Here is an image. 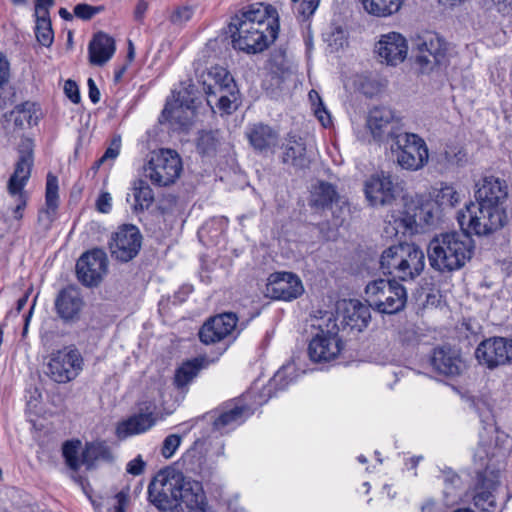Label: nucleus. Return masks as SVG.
I'll return each mask as SVG.
<instances>
[{
    "label": "nucleus",
    "instance_id": "a19ab883",
    "mask_svg": "<svg viewBox=\"0 0 512 512\" xmlns=\"http://www.w3.org/2000/svg\"><path fill=\"white\" fill-rule=\"evenodd\" d=\"M309 100L312 105L313 113L320 122L322 128H329L330 126H332V116L325 107L319 93L316 90L312 89L309 92Z\"/></svg>",
    "mask_w": 512,
    "mask_h": 512
},
{
    "label": "nucleus",
    "instance_id": "f03ea898",
    "mask_svg": "<svg viewBox=\"0 0 512 512\" xmlns=\"http://www.w3.org/2000/svg\"><path fill=\"white\" fill-rule=\"evenodd\" d=\"M228 27L234 49L257 54L277 39L280 28L278 12L270 4L250 5L235 14Z\"/></svg>",
    "mask_w": 512,
    "mask_h": 512
},
{
    "label": "nucleus",
    "instance_id": "b1692460",
    "mask_svg": "<svg viewBox=\"0 0 512 512\" xmlns=\"http://www.w3.org/2000/svg\"><path fill=\"white\" fill-rule=\"evenodd\" d=\"M343 349L340 338H329L315 335L309 343L308 354L314 362H329L334 360Z\"/></svg>",
    "mask_w": 512,
    "mask_h": 512
},
{
    "label": "nucleus",
    "instance_id": "20e7f679",
    "mask_svg": "<svg viewBox=\"0 0 512 512\" xmlns=\"http://www.w3.org/2000/svg\"><path fill=\"white\" fill-rule=\"evenodd\" d=\"M359 132L358 139L369 144H380L386 138L391 139V150L396 155L397 163L405 170L417 171L428 163L427 145L415 133L391 131L385 135L384 130H360Z\"/></svg>",
    "mask_w": 512,
    "mask_h": 512
},
{
    "label": "nucleus",
    "instance_id": "412c9836",
    "mask_svg": "<svg viewBox=\"0 0 512 512\" xmlns=\"http://www.w3.org/2000/svg\"><path fill=\"white\" fill-rule=\"evenodd\" d=\"M376 52L381 62L395 66L403 62L407 56V41L398 32L384 34L376 44Z\"/></svg>",
    "mask_w": 512,
    "mask_h": 512
},
{
    "label": "nucleus",
    "instance_id": "6ab92c4d",
    "mask_svg": "<svg viewBox=\"0 0 512 512\" xmlns=\"http://www.w3.org/2000/svg\"><path fill=\"white\" fill-rule=\"evenodd\" d=\"M196 78L198 84L207 95V101L209 103L212 101V96H217V93L223 91L225 88L229 89L234 81L229 71L219 65L212 66L202 71L197 68Z\"/></svg>",
    "mask_w": 512,
    "mask_h": 512
},
{
    "label": "nucleus",
    "instance_id": "69168bd1",
    "mask_svg": "<svg viewBox=\"0 0 512 512\" xmlns=\"http://www.w3.org/2000/svg\"><path fill=\"white\" fill-rule=\"evenodd\" d=\"M109 148H112V149H115V150H118V152L120 151V147H121V136L120 135H114L110 141V145L108 146Z\"/></svg>",
    "mask_w": 512,
    "mask_h": 512
},
{
    "label": "nucleus",
    "instance_id": "72a5a7b5",
    "mask_svg": "<svg viewBox=\"0 0 512 512\" xmlns=\"http://www.w3.org/2000/svg\"><path fill=\"white\" fill-rule=\"evenodd\" d=\"M250 414V410L246 406H234L233 408L223 411L214 420L213 427L215 430L221 431L227 427L238 425Z\"/></svg>",
    "mask_w": 512,
    "mask_h": 512
},
{
    "label": "nucleus",
    "instance_id": "4c0bfd02",
    "mask_svg": "<svg viewBox=\"0 0 512 512\" xmlns=\"http://www.w3.org/2000/svg\"><path fill=\"white\" fill-rule=\"evenodd\" d=\"M58 179L52 173H48L46 179V214L48 225L51 223L53 216L58 208L59 196H58Z\"/></svg>",
    "mask_w": 512,
    "mask_h": 512
},
{
    "label": "nucleus",
    "instance_id": "7c9ffc66",
    "mask_svg": "<svg viewBox=\"0 0 512 512\" xmlns=\"http://www.w3.org/2000/svg\"><path fill=\"white\" fill-rule=\"evenodd\" d=\"M112 459L111 450L105 442L87 443L81 454V463L86 466L87 470L93 469L98 460L111 461Z\"/></svg>",
    "mask_w": 512,
    "mask_h": 512
},
{
    "label": "nucleus",
    "instance_id": "680f3d73",
    "mask_svg": "<svg viewBox=\"0 0 512 512\" xmlns=\"http://www.w3.org/2000/svg\"><path fill=\"white\" fill-rule=\"evenodd\" d=\"M119 155L118 150L107 148L103 156L97 161L98 165H101L108 159H115Z\"/></svg>",
    "mask_w": 512,
    "mask_h": 512
},
{
    "label": "nucleus",
    "instance_id": "9d476101",
    "mask_svg": "<svg viewBox=\"0 0 512 512\" xmlns=\"http://www.w3.org/2000/svg\"><path fill=\"white\" fill-rule=\"evenodd\" d=\"M82 369V357L76 349L64 348L51 354L46 374L57 383H67Z\"/></svg>",
    "mask_w": 512,
    "mask_h": 512
},
{
    "label": "nucleus",
    "instance_id": "13d9d810",
    "mask_svg": "<svg viewBox=\"0 0 512 512\" xmlns=\"http://www.w3.org/2000/svg\"><path fill=\"white\" fill-rule=\"evenodd\" d=\"M88 95L92 103L96 104L100 100V91L92 78L88 79Z\"/></svg>",
    "mask_w": 512,
    "mask_h": 512
},
{
    "label": "nucleus",
    "instance_id": "bb28decb",
    "mask_svg": "<svg viewBox=\"0 0 512 512\" xmlns=\"http://www.w3.org/2000/svg\"><path fill=\"white\" fill-rule=\"evenodd\" d=\"M115 50L114 38L104 32H97L89 44V61L93 65L102 66L112 58Z\"/></svg>",
    "mask_w": 512,
    "mask_h": 512
},
{
    "label": "nucleus",
    "instance_id": "e2e57ef3",
    "mask_svg": "<svg viewBox=\"0 0 512 512\" xmlns=\"http://www.w3.org/2000/svg\"><path fill=\"white\" fill-rule=\"evenodd\" d=\"M29 294H30V290L27 291L22 297H20L17 300V306H16L17 313H19L27 304Z\"/></svg>",
    "mask_w": 512,
    "mask_h": 512
},
{
    "label": "nucleus",
    "instance_id": "0eeeda50",
    "mask_svg": "<svg viewBox=\"0 0 512 512\" xmlns=\"http://www.w3.org/2000/svg\"><path fill=\"white\" fill-rule=\"evenodd\" d=\"M406 288L391 279H377L369 282L365 288V300L369 307L382 314H396L407 303Z\"/></svg>",
    "mask_w": 512,
    "mask_h": 512
},
{
    "label": "nucleus",
    "instance_id": "a878e982",
    "mask_svg": "<svg viewBox=\"0 0 512 512\" xmlns=\"http://www.w3.org/2000/svg\"><path fill=\"white\" fill-rule=\"evenodd\" d=\"M42 117L41 107L36 103L26 101L10 111L7 121L13 123L14 128H33L38 126Z\"/></svg>",
    "mask_w": 512,
    "mask_h": 512
},
{
    "label": "nucleus",
    "instance_id": "bf43d9fd",
    "mask_svg": "<svg viewBox=\"0 0 512 512\" xmlns=\"http://www.w3.org/2000/svg\"><path fill=\"white\" fill-rule=\"evenodd\" d=\"M147 10H148V3L145 0H138L135 10H134L135 20L142 21Z\"/></svg>",
    "mask_w": 512,
    "mask_h": 512
},
{
    "label": "nucleus",
    "instance_id": "f8f14e48",
    "mask_svg": "<svg viewBox=\"0 0 512 512\" xmlns=\"http://www.w3.org/2000/svg\"><path fill=\"white\" fill-rule=\"evenodd\" d=\"M480 364L489 369L512 363V339L492 337L483 340L475 350Z\"/></svg>",
    "mask_w": 512,
    "mask_h": 512
},
{
    "label": "nucleus",
    "instance_id": "39448f33",
    "mask_svg": "<svg viewBox=\"0 0 512 512\" xmlns=\"http://www.w3.org/2000/svg\"><path fill=\"white\" fill-rule=\"evenodd\" d=\"M425 266L423 251L415 244H398L385 249L380 257L383 274L402 281L418 277Z\"/></svg>",
    "mask_w": 512,
    "mask_h": 512
},
{
    "label": "nucleus",
    "instance_id": "338daca9",
    "mask_svg": "<svg viewBox=\"0 0 512 512\" xmlns=\"http://www.w3.org/2000/svg\"><path fill=\"white\" fill-rule=\"evenodd\" d=\"M34 301H36V299ZM34 306H35V302H33L32 306L30 307V309L28 311V314L25 316V323H24V328H23V333H22L23 336H25L28 331L29 321L32 316Z\"/></svg>",
    "mask_w": 512,
    "mask_h": 512
},
{
    "label": "nucleus",
    "instance_id": "49530a36",
    "mask_svg": "<svg viewBox=\"0 0 512 512\" xmlns=\"http://www.w3.org/2000/svg\"><path fill=\"white\" fill-rule=\"evenodd\" d=\"M236 84L233 81L232 86L223 89V91L217 93V96H212L216 101L218 108L226 113H230L232 109V103L235 100Z\"/></svg>",
    "mask_w": 512,
    "mask_h": 512
},
{
    "label": "nucleus",
    "instance_id": "a211bd4d",
    "mask_svg": "<svg viewBox=\"0 0 512 512\" xmlns=\"http://www.w3.org/2000/svg\"><path fill=\"white\" fill-rule=\"evenodd\" d=\"M238 318L232 312H225L209 318L199 330L202 343L214 344L230 336L236 329Z\"/></svg>",
    "mask_w": 512,
    "mask_h": 512
},
{
    "label": "nucleus",
    "instance_id": "393cba45",
    "mask_svg": "<svg viewBox=\"0 0 512 512\" xmlns=\"http://www.w3.org/2000/svg\"><path fill=\"white\" fill-rule=\"evenodd\" d=\"M369 305L362 304L358 300H349L342 311V328L350 331L361 332L370 321Z\"/></svg>",
    "mask_w": 512,
    "mask_h": 512
},
{
    "label": "nucleus",
    "instance_id": "c85d7f7f",
    "mask_svg": "<svg viewBox=\"0 0 512 512\" xmlns=\"http://www.w3.org/2000/svg\"><path fill=\"white\" fill-rule=\"evenodd\" d=\"M154 424L155 418L152 413H140L121 422L117 426L116 433L119 438H127L131 435L147 431Z\"/></svg>",
    "mask_w": 512,
    "mask_h": 512
},
{
    "label": "nucleus",
    "instance_id": "f704fd0d",
    "mask_svg": "<svg viewBox=\"0 0 512 512\" xmlns=\"http://www.w3.org/2000/svg\"><path fill=\"white\" fill-rule=\"evenodd\" d=\"M404 0H362L365 10L375 16H389L399 11Z\"/></svg>",
    "mask_w": 512,
    "mask_h": 512
},
{
    "label": "nucleus",
    "instance_id": "cd10ccee",
    "mask_svg": "<svg viewBox=\"0 0 512 512\" xmlns=\"http://www.w3.org/2000/svg\"><path fill=\"white\" fill-rule=\"evenodd\" d=\"M284 149L283 163L298 168L307 166L309 161L306 156V144L302 137L297 136L294 132H290L284 144Z\"/></svg>",
    "mask_w": 512,
    "mask_h": 512
},
{
    "label": "nucleus",
    "instance_id": "052dcab7",
    "mask_svg": "<svg viewBox=\"0 0 512 512\" xmlns=\"http://www.w3.org/2000/svg\"><path fill=\"white\" fill-rule=\"evenodd\" d=\"M444 481L451 486H456L460 482V477L453 471L449 470L444 472Z\"/></svg>",
    "mask_w": 512,
    "mask_h": 512
},
{
    "label": "nucleus",
    "instance_id": "473e14b6",
    "mask_svg": "<svg viewBox=\"0 0 512 512\" xmlns=\"http://www.w3.org/2000/svg\"><path fill=\"white\" fill-rule=\"evenodd\" d=\"M247 137L253 148L259 152L272 151L279 142L276 130H251Z\"/></svg>",
    "mask_w": 512,
    "mask_h": 512
},
{
    "label": "nucleus",
    "instance_id": "3c124183",
    "mask_svg": "<svg viewBox=\"0 0 512 512\" xmlns=\"http://www.w3.org/2000/svg\"><path fill=\"white\" fill-rule=\"evenodd\" d=\"M298 3L297 11L304 19H308L314 14L319 6L320 0H296Z\"/></svg>",
    "mask_w": 512,
    "mask_h": 512
},
{
    "label": "nucleus",
    "instance_id": "2f4dec72",
    "mask_svg": "<svg viewBox=\"0 0 512 512\" xmlns=\"http://www.w3.org/2000/svg\"><path fill=\"white\" fill-rule=\"evenodd\" d=\"M338 200V193L335 187L327 182H319L313 187L310 197V206L318 209H325Z\"/></svg>",
    "mask_w": 512,
    "mask_h": 512
},
{
    "label": "nucleus",
    "instance_id": "603ef678",
    "mask_svg": "<svg viewBox=\"0 0 512 512\" xmlns=\"http://www.w3.org/2000/svg\"><path fill=\"white\" fill-rule=\"evenodd\" d=\"M181 106H177L173 103L167 102L161 112L159 117V122H172V120L176 119V114L181 110Z\"/></svg>",
    "mask_w": 512,
    "mask_h": 512
},
{
    "label": "nucleus",
    "instance_id": "5fc2aeb1",
    "mask_svg": "<svg viewBox=\"0 0 512 512\" xmlns=\"http://www.w3.org/2000/svg\"><path fill=\"white\" fill-rule=\"evenodd\" d=\"M146 467V462L142 459V457L139 455L133 460L129 461L126 467L127 473L138 476L141 475Z\"/></svg>",
    "mask_w": 512,
    "mask_h": 512
},
{
    "label": "nucleus",
    "instance_id": "58836bf2",
    "mask_svg": "<svg viewBox=\"0 0 512 512\" xmlns=\"http://www.w3.org/2000/svg\"><path fill=\"white\" fill-rule=\"evenodd\" d=\"M133 195L135 199L134 209L136 211L148 209L154 201L153 190L143 180H138L134 183Z\"/></svg>",
    "mask_w": 512,
    "mask_h": 512
},
{
    "label": "nucleus",
    "instance_id": "e433bc0d",
    "mask_svg": "<svg viewBox=\"0 0 512 512\" xmlns=\"http://www.w3.org/2000/svg\"><path fill=\"white\" fill-rule=\"evenodd\" d=\"M34 17V32L37 41L44 47H50L54 41V31L50 15H34Z\"/></svg>",
    "mask_w": 512,
    "mask_h": 512
},
{
    "label": "nucleus",
    "instance_id": "8fccbe9b",
    "mask_svg": "<svg viewBox=\"0 0 512 512\" xmlns=\"http://www.w3.org/2000/svg\"><path fill=\"white\" fill-rule=\"evenodd\" d=\"M181 443V437L177 434L168 435L163 442L161 449L162 455L168 459L173 456Z\"/></svg>",
    "mask_w": 512,
    "mask_h": 512
},
{
    "label": "nucleus",
    "instance_id": "423d86ee",
    "mask_svg": "<svg viewBox=\"0 0 512 512\" xmlns=\"http://www.w3.org/2000/svg\"><path fill=\"white\" fill-rule=\"evenodd\" d=\"M457 221L469 235L488 236L501 229L507 222L505 208H494L470 202L457 213Z\"/></svg>",
    "mask_w": 512,
    "mask_h": 512
},
{
    "label": "nucleus",
    "instance_id": "4468645a",
    "mask_svg": "<svg viewBox=\"0 0 512 512\" xmlns=\"http://www.w3.org/2000/svg\"><path fill=\"white\" fill-rule=\"evenodd\" d=\"M304 292L300 278L291 272L272 273L267 280L265 294L273 300L292 301Z\"/></svg>",
    "mask_w": 512,
    "mask_h": 512
},
{
    "label": "nucleus",
    "instance_id": "c03bdc74",
    "mask_svg": "<svg viewBox=\"0 0 512 512\" xmlns=\"http://www.w3.org/2000/svg\"><path fill=\"white\" fill-rule=\"evenodd\" d=\"M461 201V196L458 191L455 190L454 187L445 185L441 187L436 194V202L439 206L444 208H454Z\"/></svg>",
    "mask_w": 512,
    "mask_h": 512
},
{
    "label": "nucleus",
    "instance_id": "c756f323",
    "mask_svg": "<svg viewBox=\"0 0 512 512\" xmlns=\"http://www.w3.org/2000/svg\"><path fill=\"white\" fill-rule=\"evenodd\" d=\"M208 361L204 357H197L184 362L175 372L174 384L178 388H183L189 384L205 368Z\"/></svg>",
    "mask_w": 512,
    "mask_h": 512
},
{
    "label": "nucleus",
    "instance_id": "dca6fc26",
    "mask_svg": "<svg viewBox=\"0 0 512 512\" xmlns=\"http://www.w3.org/2000/svg\"><path fill=\"white\" fill-rule=\"evenodd\" d=\"M430 364L436 373L451 378L461 375L467 367L461 351L450 346L436 347Z\"/></svg>",
    "mask_w": 512,
    "mask_h": 512
},
{
    "label": "nucleus",
    "instance_id": "09e8293b",
    "mask_svg": "<svg viewBox=\"0 0 512 512\" xmlns=\"http://www.w3.org/2000/svg\"><path fill=\"white\" fill-rule=\"evenodd\" d=\"M193 8L191 6L177 7L170 15V21L173 24H183L189 21L193 16Z\"/></svg>",
    "mask_w": 512,
    "mask_h": 512
},
{
    "label": "nucleus",
    "instance_id": "1a4fd4ad",
    "mask_svg": "<svg viewBox=\"0 0 512 512\" xmlns=\"http://www.w3.org/2000/svg\"><path fill=\"white\" fill-rule=\"evenodd\" d=\"M182 170L180 155L175 150L164 148L151 152L144 166L145 176L158 187L174 184Z\"/></svg>",
    "mask_w": 512,
    "mask_h": 512
},
{
    "label": "nucleus",
    "instance_id": "f257e3e1",
    "mask_svg": "<svg viewBox=\"0 0 512 512\" xmlns=\"http://www.w3.org/2000/svg\"><path fill=\"white\" fill-rule=\"evenodd\" d=\"M148 499L160 511L205 512L207 499L201 482L168 466L152 478Z\"/></svg>",
    "mask_w": 512,
    "mask_h": 512
},
{
    "label": "nucleus",
    "instance_id": "2eb2a0df",
    "mask_svg": "<svg viewBox=\"0 0 512 512\" xmlns=\"http://www.w3.org/2000/svg\"><path fill=\"white\" fill-rule=\"evenodd\" d=\"M400 191L399 185L392 181L391 176L383 172L371 176L365 183L366 198L374 207L392 205Z\"/></svg>",
    "mask_w": 512,
    "mask_h": 512
},
{
    "label": "nucleus",
    "instance_id": "f3484780",
    "mask_svg": "<svg viewBox=\"0 0 512 512\" xmlns=\"http://www.w3.org/2000/svg\"><path fill=\"white\" fill-rule=\"evenodd\" d=\"M498 475L485 470L477 474V482L472 489L471 496L475 508L480 512H493L496 508L494 492L499 486Z\"/></svg>",
    "mask_w": 512,
    "mask_h": 512
},
{
    "label": "nucleus",
    "instance_id": "864d4df0",
    "mask_svg": "<svg viewBox=\"0 0 512 512\" xmlns=\"http://www.w3.org/2000/svg\"><path fill=\"white\" fill-rule=\"evenodd\" d=\"M64 92L72 103L78 104L80 102L81 96L79 87L74 80L69 79L65 82Z\"/></svg>",
    "mask_w": 512,
    "mask_h": 512
},
{
    "label": "nucleus",
    "instance_id": "c9c22d12",
    "mask_svg": "<svg viewBox=\"0 0 512 512\" xmlns=\"http://www.w3.org/2000/svg\"><path fill=\"white\" fill-rule=\"evenodd\" d=\"M395 120L396 116L391 108L376 106L368 113L366 128H385Z\"/></svg>",
    "mask_w": 512,
    "mask_h": 512
},
{
    "label": "nucleus",
    "instance_id": "37998d69",
    "mask_svg": "<svg viewBox=\"0 0 512 512\" xmlns=\"http://www.w3.org/2000/svg\"><path fill=\"white\" fill-rule=\"evenodd\" d=\"M218 140L214 130H200L197 149L202 155H211L216 151Z\"/></svg>",
    "mask_w": 512,
    "mask_h": 512
},
{
    "label": "nucleus",
    "instance_id": "a18cd8bd",
    "mask_svg": "<svg viewBox=\"0 0 512 512\" xmlns=\"http://www.w3.org/2000/svg\"><path fill=\"white\" fill-rule=\"evenodd\" d=\"M80 442L67 441L64 443L62 448L63 457L67 466L75 473L79 469L81 460L78 458Z\"/></svg>",
    "mask_w": 512,
    "mask_h": 512
},
{
    "label": "nucleus",
    "instance_id": "0e129e2a",
    "mask_svg": "<svg viewBox=\"0 0 512 512\" xmlns=\"http://www.w3.org/2000/svg\"><path fill=\"white\" fill-rule=\"evenodd\" d=\"M71 477H72V479H73L76 483H78L79 485H81V487H82L83 491H84L86 494H88L87 489H86V485H88V482H87L86 478H84V477H82V476H80V475H76V474H72V476H71Z\"/></svg>",
    "mask_w": 512,
    "mask_h": 512
},
{
    "label": "nucleus",
    "instance_id": "de8ad7c7",
    "mask_svg": "<svg viewBox=\"0 0 512 512\" xmlns=\"http://www.w3.org/2000/svg\"><path fill=\"white\" fill-rule=\"evenodd\" d=\"M105 7L100 6H92L86 3H80L75 5L73 9L74 15L81 19V20H90L95 15L99 14L100 12L104 11Z\"/></svg>",
    "mask_w": 512,
    "mask_h": 512
},
{
    "label": "nucleus",
    "instance_id": "4be33fe9",
    "mask_svg": "<svg viewBox=\"0 0 512 512\" xmlns=\"http://www.w3.org/2000/svg\"><path fill=\"white\" fill-rule=\"evenodd\" d=\"M416 45L420 52L417 61L421 65L431 62L429 56L433 58L435 65H441L446 60L448 44L438 33L425 32L418 37Z\"/></svg>",
    "mask_w": 512,
    "mask_h": 512
},
{
    "label": "nucleus",
    "instance_id": "6e6552de",
    "mask_svg": "<svg viewBox=\"0 0 512 512\" xmlns=\"http://www.w3.org/2000/svg\"><path fill=\"white\" fill-rule=\"evenodd\" d=\"M33 150L34 143L32 139L24 138L21 140L18 148L19 157L7 184L8 193L15 198L16 205L13 209V216L16 220L22 219L23 211L27 205L28 193L24 190V187L31 176L34 163Z\"/></svg>",
    "mask_w": 512,
    "mask_h": 512
},
{
    "label": "nucleus",
    "instance_id": "774afa93",
    "mask_svg": "<svg viewBox=\"0 0 512 512\" xmlns=\"http://www.w3.org/2000/svg\"><path fill=\"white\" fill-rule=\"evenodd\" d=\"M59 15L62 19L67 20V21H70L73 19V15L66 8H60Z\"/></svg>",
    "mask_w": 512,
    "mask_h": 512
},
{
    "label": "nucleus",
    "instance_id": "79ce46f5",
    "mask_svg": "<svg viewBox=\"0 0 512 512\" xmlns=\"http://www.w3.org/2000/svg\"><path fill=\"white\" fill-rule=\"evenodd\" d=\"M318 333L316 335H323L329 338H340V328L337 324V319L332 312H325L317 324Z\"/></svg>",
    "mask_w": 512,
    "mask_h": 512
},
{
    "label": "nucleus",
    "instance_id": "ddd939ff",
    "mask_svg": "<svg viewBox=\"0 0 512 512\" xmlns=\"http://www.w3.org/2000/svg\"><path fill=\"white\" fill-rule=\"evenodd\" d=\"M108 259L102 249H93L84 253L76 263L78 280L85 286H97L107 273Z\"/></svg>",
    "mask_w": 512,
    "mask_h": 512
},
{
    "label": "nucleus",
    "instance_id": "aec40b11",
    "mask_svg": "<svg viewBox=\"0 0 512 512\" xmlns=\"http://www.w3.org/2000/svg\"><path fill=\"white\" fill-rule=\"evenodd\" d=\"M477 187L476 202L489 207L504 208L503 204L508 197V185L505 180L487 176L477 184Z\"/></svg>",
    "mask_w": 512,
    "mask_h": 512
},
{
    "label": "nucleus",
    "instance_id": "4d7b16f0",
    "mask_svg": "<svg viewBox=\"0 0 512 512\" xmlns=\"http://www.w3.org/2000/svg\"><path fill=\"white\" fill-rule=\"evenodd\" d=\"M55 4V0H35L34 15H50V8Z\"/></svg>",
    "mask_w": 512,
    "mask_h": 512
},
{
    "label": "nucleus",
    "instance_id": "ea45409f",
    "mask_svg": "<svg viewBox=\"0 0 512 512\" xmlns=\"http://www.w3.org/2000/svg\"><path fill=\"white\" fill-rule=\"evenodd\" d=\"M466 161V153L463 148L454 142L447 143L440 154L439 163L445 166H458Z\"/></svg>",
    "mask_w": 512,
    "mask_h": 512
},
{
    "label": "nucleus",
    "instance_id": "7ed1b4c3",
    "mask_svg": "<svg viewBox=\"0 0 512 512\" xmlns=\"http://www.w3.org/2000/svg\"><path fill=\"white\" fill-rule=\"evenodd\" d=\"M474 240L468 233L451 231L435 235L427 247L431 267L441 273L462 269L474 254Z\"/></svg>",
    "mask_w": 512,
    "mask_h": 512
},
{
    "label": "nucleus",
    "instance_id": "9b49d317",
    "mask_svg": "<svg viewBox=\"0 0 512 512\" xmlns=\"http://www.w3.org/2000/svg\"><path fill=\"white\" fill-rule=\"evenodd\" d=\"M142 245L139 229L131 224H124L111 235L109 250L111 256L120 262H129L135 258Z\"/></svg>",
    "mask_w": 512,
    "mask_h": 512
},
{
    "label": "nucleus",
    "instance_id": "6e6d98bb",
    "mask_svg": "<svg viewBox=\"0 0 512 512\" xmlns=\"http://www.w3.org/2000/svg\"><path fill=\"white\" fill-rule=\"evenodd\" d=\"M112 197L108 192H103L96 200V208L101 213H108L111 210Z\"/></svg>",
    "mask_w": 512,
    "mask_h": 512
},
{
    "label": "nucleus",
    "instance_id": "5701e85b",
    "mask_svg": "<svg viewBox=\"0 0 512 512\" xmlns=\"http://www.w3.org/2000/svg\"><path fill=\"white\" fill-rule=\"evenodd\" d=\"M54 305L57 315L64 322H73L79 319L84 301L78 288L68 286L59 291Z\"/></svg>",
    "mask_w": 512,
    "mask_h": 512
}]
</instances>
